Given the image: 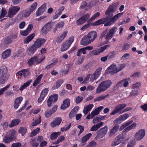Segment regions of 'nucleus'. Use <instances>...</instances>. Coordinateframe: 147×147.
I'll return each instance as SVG.
<instances>
[{"label": "nucleus", "instance_id": "f257e3e1", "mask_svg": "<svg viewBox=\"0 0 147 147\" xmlns=\"http://www.w3.org/2000/svg\"><path fill=\"white\" fill-rule=\"evenodd\" d=\"M116 8L117 7L115 4L110 5L105 13V14L107 15V17L105 18H101L96 21L93 24V25L97 26L103 24L109 21L110 18L113 16V13L115 11Z\"/></svg>", "mask_w": 147, "mask_h": 147}, {"label": "nucleus", "instance_id": "f03ea898", "mask_svg": "<svg viewBox=\"0 0 147 147\" xmlns=\"http://www.w3.org/2000/svg\"><path fill=\"white\" fill-rule=\"evenodd\" d=\"M46 41L45 38H40L38 39L30 48L27 49V52L30 55H33L38 49L44 44Z\"/></svg>", "mask_w": 147, "mask_h": 147}, {"label": "nucleus", "instance_id": "7ed1b4c3", "mask_svg": "<svg viewBox=\"0 0 147 147\" xmlns=\"http://www.w3.org/2000/svg\"><path fill=\"white\" fill-rule=\"evenodd\" d=\"M112 81L107 80L101 82L96 89V93L99 94L106 91L112 84Z\"/></svg>", "mask_w": 147, "mask_h": 147}, {"label": "nucleus", "instance_id": "20e7f679", "mask_svg": "<svg viewBox=\"0 0 147 147\" xmlns=\"http://www.w3.org/2000/svg\"><path fill=\"white\" fill-rule=\"evenodd\" d=\"M74 37L71 36L65 41L61 46V50L62 51H65L69 47L72 43L74 41Z\"/></svg>", "mask_w": 147, "mask_h": 147}, {"label": "nucleus", "instance_id": "39448f33", "mask_svg": "<svg viewBox=\"0 0 147 147\" xmlns=\"http://www.w3.org/2000/svg\"><path fill=\"white\" fill-rule=\"evenodd\" d=\"M20 7L18 6H14L9 8L8 12V16L10 18L13 16L20 10Z\"/></svg>", "mask_w": 147, "mask_h": 147}, {"label": "nucleus", "instance_id": "423d86ee", "mask_svg": "<svg viewBox=\"0 0 147 147\" xmlns=\"http://www.w3.org/2000/svg\"><path fill=\"white\" fill-rule=\"evenodd\" d=\"M123 14V12L118 13L114 16L107 23H105L104 26H109L117 20Z\"/></svg>", "mask_w": 147, "mask_h": 147}, {"label": "nucleus", "instance_id": "0eeeda50", "mask_svg": "<svg viewBox=\"0 0 147 147\" xmlns=\"http://www.w3.org/2000/svg\"><path fill=\"white\" fill-rule=\"evenodd\" d=\"M127 105L125 103L120 104L116 106L113 111L110 113V115H113L119 112L121 110L125 108Z\"/></svg>", "mask_w": 147, "mask_h": 147}, {"label": "nucleus", "instance_id": "6e6552de", "mask_svg": "<svg viewBox=\"0 0 147 147\" xmlns=\"http://www.w3.org/2000/svg\"><path fill=\"white\" fill-rule=\"evenodd\" d=\"M145 134V130L144 129H140L135 134V139L138 141L140 140L143 138Z\"/></svg>", "mask_w": 147, "mask_h": 147}, {"label": "nucleus", "instance_id": "1a4fd4ad", "mask_svg": "<svg viewBox=\"0 0 147 147\" xmlns=\"http://www.w3.org/2000/svg\"><path fill=\"white\" fill-rule=\"evenodd\" d=\"M106 73L107 74H113L118 72L117 66L116 65L113 64L109 67L106 70Z\"/></svg>", "mask_w": 147, "mask_h": 147}, {"label": "nucleus", "instance_id": "9d476101", "mask_svg": "<svg viewBox=\"0 0 147 147\" xmlns=\"http://www.w3.org/2000/svg\"><path fill=\"white\" fill-rule=\"evenodd\" d=\"M124 138V135L123 134L118 135L115 138L114 142L112 144V146H115L120 144L123 139Z\"/></svg>", "mask_w": 147, "mask_h": 147}, {"label": "nucleus", "instance_id": "9b49d317", "mask_svg": "<svg viewBox=\"0 0 147 147\" xmlns=\"http://www.w3.org/2000/svg\"><path fill=\"white\" fill-rule=\"evenodd\" d=\"M58 99V95L56 94L51 95L49 96L47 101V105L50 107L51 106L52 103H54Z\"/></svg>", "mask_w": 147, "mask_h": 147}, {"label": "nucleus", "instance_id": "f8f14e48", "mask_svg": "<svg viewBox=\"0 0 147 147\" xmlns=\"http://www.w3.org/2000/svg\"><path fill=\"white\" fill-rule=\"evenodd\" d=\"M51 24V22H48L42 28L41 33L43 34H46L48 33L52 28Z\"/></svg>", "mask_w": 147, "mask_h": 147}, {"label": "nucleus", "instance_id": "ddd939ff", "mask_svg": "<svg viewBox=\"0 0 147 147\" xmlns=\"http://www.w3.org/2000/svg\"><path fill=\"white\" fill-rule=\"evenodd\" d=\"M113 36L110 32H108V30H105L101 34L100 38L105 37L106 40H109L111 39Z\"/></svg>", "mask_w": 147, "mask_h": 147}, {"label": "nucleus", "instance_id": "4468645a", "mask_svg": "<svg viewBox=\"0 0 147 147\" xmlns=\"http://www.w3.org/2000/svg\"><path fill=\"white\" fill-rule=\"evenodd\" d=\"M61 121L62 119L60 117L54 118L51 123L50 125L52 127H55L56 126L59 125L61 123Z\"/></svg>", "mask_w": 147, "mask_h": 147}, {"label": "nucleus", "instance_id": "2eb2a0df", "mask_svg": "<svg viewBox=\"0 0 147 147\" xmlns=\"http://www.w3.org/2000/svg\"><path fill=\"white\" fill-rule=\"evenodd\" d=\"M107 129L108 127L107 126L100 129L98 132V137L100 138H102L105 136L107 134Z\"/></svg>", "mask_w": 147, "mask_h": 147}, {"label": "nucleus", "instance_id": "dca6fc26", "mask_svg": "<svg viewBox=\"0 0 147 147\" xmlns=\"http://www.w3.org/2000/svg\"><path fill=\"white\" fill-rule=\"evenodd\" d=\"M46 6V4H43L39 7L36 12V15L38 16L41 15L45 11Z\"/></svg>", "mask_w": 147, "mask_h": 147}, {"label": "nucleus", "instance_id": "f3484780", "mask_svg": "<svg viewBox=\"0 0 147 147\" xmlns=\"http://www.w3.org/2000/svg\"><path fill=\"white\" fill-rule=\"evenodd\" d=\"M119 128V126L118 125H116L114 126L111 129L109 137H111L113 135L117 132Z\"/></svg>", "mask_w": 147, "mask_h": 147}, {"label": "nucleus", "instance_id": "a211bd4d", "mask_svg": "<svg viewBox=\"0 0 147 147\" xmlns=\"http://www.w3.org/2000/svg\"><path fill=\"white\" fill-rule=\"evenodd\" d=\"M92 42L88 38V37L86 35L83 37L82 40L81 41V44L83 45H87L91 43Z\"/></svg>", "mask_w": 147, "mask_h": 147}, {"label": "nucleus", "instance_id": "6ab92c4d", "mask_svg": "<svg viewBox=\"0 0 147 147\" xmlns=\"http://www.w3.org/2000/svg\"><path fill=\"white\" fill-rule=\"evenodd\" d=\"M87 35L88 38L93 42L97 37V33L96 31H93L89 32Z\"/></svg>", "mask_w": 147, "mask_h": 147}, {"label": "nucleus", "instance_id": "aec40b11", "mask_svg": "<svg viewBox=\"0 0 147 147\" xmlns=\"http://www.w3.org/2000/svg\"><path fill=\"white\" fill-rule=\"evenodd\" d=\"M29 75L28 71L27 70H23L17 73L16 76H20L21 77L24 78L27 77Z\"/></svg>", "mask_w": 147, "mask_h": 147}, {"label": "nucleus", "instance_id": "412c9836", "mask_svg": "<svg viewBox=\"0 0 147 147\" xmlns=\"http://www.w3.org/2000/svg\"><path fill=\"white\" fill-rule=\"evenodd\" d=\"M104 107L101 106L98 107L94 111H92L91 113V118H92L95 116L98 115L101 110L103 109Z\"/></svg>", "mask_w": 147, "mask_h": 147}, {"label": "nucleus", "instance_id": "4be33fe9", "mask_svg": "<svg viewBox=\"0 0 147 147\" xmlns=\"http://www.w3.org/2000/svg\"><path fill=\"white\" fill-rule=\"evenodd\" d=\"M45 58V56H43V57L40 58L39 56H38L32 57L31 58V60H32L34 63H38L42 61Z\"/></svg>", "mask_w": 147, "mask_h": 147}, {"label": "nucleus", "instance_id": "5701e85b", "mask_svg": "<svg viewBox=\"0 0 147 147\" xmlns=\"http://www.w3.org/2000/svg\"><path fill=\"white\" fill-rule=\"evenodd\" d=\"M69 99H66L63 101V104L61 107V108L62 109H65L69 107Z\"/></svg>", "mask_w": 147, "mask_h": 147}, {"label": "nucleus", "instance_id": "b1692460", "mask_svg": "<svg viewBox=\"0 0 147 147\" xmlns=\"http://www.w3.org/2000/svg\"><path fill=\"white\" fill-rule=\"evenodd\" d=\"M9 75L6 73L0 77V85L2 84L5 83L6 80L8 79Z\"/></svg>", "mask_w": 147, "mask_h": 147}, {"label": "nucleus", "instance_id": "393cba45", "mask_svg": "<svg viewBox=\"0 0 147 147\" xmlns=\"http://www.w3.org/2000/svg\"><path fill=\"white\" fill-rule=\"evenodd\" d=\"M103 124L104 123L101 122L96 124L93 125L91 128L90 130V131H96L99 128L103 125Z\"/></svg>", "mask_w": 147, "mask_h": 147}, {"label": "nucleus", "instance_id": "a878e982", "mask_svg": "<svg viewBox=\"0 0 147 147\" xmlns=\"http://www.w3.org/2000/svg\"><path fill=\"white\" fill-rule=\"evenodd\" d=\"M93 107V105L92 104H89L86 107L84 108L83 110V112L84 114L86 115L88 112Z\"/></svg>", "mask_w": 147, "mask_h": 147}, {"label": "nucleus", "instance_id": "bb28decb", "mask_svg": "<svg viewBox=\"0 0 147 147\" xmlns=\"http://www.w3.org/2000/svg\"><path fill=\"white\" fill-rule=\"evenodd\" d=\"M20 121L19 119H16L13 120L11 123L9 125V126L10 127H12L16 126L18 125L20 122Z\"/></svg>", "mask_w": 147, "mask_h": 147}, {"label": "nucleus", "instance_id": "cd10ccee", "mask_svg": "<svg viewBox=\"0 0 147 147\" xmlns=\"http://www.w3.org/2000/svg\"><path fill=\"white\" fill-rule=\"evenodd\" d=\"M16 132L14 130H11L9 132V137L13 140L16 139Z\"/></svg>", "mask_w": 147, "mask_h": 147}, {"label": "nucleus", "instance_id": "c85d7f7f", "mask_svg": "<svg viewBox=\"0 0 147 147\" xmlns=\"http://www.w3.org/2000/svg\"><path fill=\"white\" fill-rule=\"evenodd\" d=\"M34 34L32 33L27 37V38H25L24 40V43H27L29 42L33 38L34 36Z\"/></svg>", "mask_w": 147, "mask_h": 147}, {"label": "nucleus", "instance_id": "c756f323", "mask_svg": "<svg viewBox=\"0 0 147 147\" xmlns=\"http://www.w3.org/2000/svg\"><path fill=\"white\" fill-rule=\"evenodd\" d=\"M11 51L10 49L6 50L3 52L2 55V57L4 59L7 58L10 55Z\"/></svg>", "mask_w": 147, "mask_h": 147}, {"label": "nucleus", "instance_id": "7c9ffc66", "mask_svg": "<svg viewBox=\"0 0 147 147\" xmlns=\"http://www.w3.org/2000/svg\"><path fill=\"white\" fill-rule=\"evenodd\" d=\"M102 67H98L93 74L97 78L101 74Z\"/></svg>", "mask_w": 147, "mask_h": 147}, {"label": "nucleus", "instance_id": "2f4dec72", "mask_svg": "<svg viewBox=\"0 0 147 147\" xmlns=\"http://www.w3.org/2000/svg\"><path fill=\"white\" fill-rule=\"evenodd\" d=\"M61 132H53L52 133L50 136V138L52 140H55L58 136L61 134Z\"/></svg>", "mask_w": 147, "mask_h": 147}, {"label": "nucleus", "instance_id": "473e14b6", "mask_svg": "<svg viewBox=\"0 0 147 147\" xmlns=\"http://www.w3.org/2000/svg\"><path fill=\"white\" fill-rule=\"evenodd\" d=\"M31 80H29L24 83L23 85L21 86L20 89V90L21 91H22L23 90L29 86L31 83Z\"/></svg>", "mask_w": 147, "mask_h": 147}, {"label": "nucleus", "instance_id": "72a5a7b5", "mask_svg": "<svg viewBox=\"0 0 147 147\" xmlns=\"http://www.w3.org/2000/svg\"><path fill=\"white\" fill-rule=\"evenodd\" d=\"M27 129L26 127H21L18 130L19 133L21 134L22 136H24L26 133Z\"/></svg>", "mask_w": 147, "mask_h": 147}, {"label": "nucleus", "instance_id": "f704fd0d", "mask_svg": "<svg viewBox=\"0 0 147 147\" xmlns=\"http://www.w3.org/2000/svg\"><path fill=\"white\" fill-rule=\"evenodd\" d=\"M100 13L97 12L94 14L88 20V22L89 23L91 22L93 20L95 19L100 16Z\"/></svg>", "mask_w": 147, "mask_h": 147}, {"label": "nucleus", "instance_id": "c9c22d12", "mask_svg": "<svg viewBox=\"0 0 147 147\" xmlns=\"http://www.w3.org/2000/svg\"><path fill=\"white\" fill-rule=\"evenodd\" d=\"M92 136L91 133H89L86 134L85 136L82 138V143L86 142Z\"/></svg>", "mask_w": 147, "mask_h": 147}, {"label": "nucleus", "instance_id": "e433bc0d", "mask_svg": "<svg viewBox=\"0 0 147 147\" xmlns=\"http://www.w3.org/2000/svg\"><path fill=\"white\" fill-rule=\"evenodd\" d=\"M78 109V107H76L72 110L70 113L69 115V117L71 118L73 117L74 116V115L76 113Z\"/></svg>", "mask_w": 147, "mask_h": 147}, {"label": "nucleus", "instance_id": "4c0bfd02", "mask_svg": "<svg viewBox=\"0 0 147 147\" xmlns=\"http://www.w3.org/2000/svg\"><path fill=\"white\" fill-rule=\"evenodd\" d=\"M42 77V75L40 74L39 75L37 78L36 80L34 83L33 84V86H36L39 83Z\"/></svg>", "mask_w": 147, "mask_h": 147}, {"label": "nucleus", "instance_id": "58836bf2", "mask_svg": "<svg viewBox=\"0 0 147 147\" xmlns=\"http://www.w3.org/2000/svg\"><path fill=\"white\" fill-rule=\"evenodd\" d=\"M109 95L108 94L107 95L104 96L102 95L100 96H99L98 97L95 98L94 99V101H99L102 100L106 98Z\"/></svg>", "mask_w": 147, "mask_h": 147}, {"label": "nucleus", "instance_id": "ea45409f", "mask_svg": "<svg viewBox=\"0 0 147 147\" xmlns=\"http://www.w3.org/2000/svg\"><path fill=\"white\" fill-rule=\"evenodd\" d=\"M30 142L32 145V147H37L39 145V143L36 142L35 139H31Z\"/></svg>", "mask_w": 147, "mask_h": 147}, {"label": "nucleus", "instance_id": "a19ab883", "mask_svg": "<svg viewBox=\"0 0 147 147\" xmlns=\"http://www.w3.org/2000/svg\"><path fill=\"white\" fill-rule=\"evenodd\" d=\"M40 129L39 128H37L36 129L33 130L31 133L30 135V137H32L35 136L40 131Z\"/></svg>", "mask_w": 147, "mask_h": 147}, {"label": "nucleus", "instance_id": "79ce46f5", "mask_svg": "<svg viewBox=\"0 0 147 147\" xmlns=\"http://www.w3.org/2000/svg\"><path fill=\"white\" fill-rule=\"evenodd\" d=\"M136 124L134 123L131 124V125L127 127L125 129V131H128L131 129H134L136 126Z\"/></svg>", "mask_w": 147, "mask_h": 147}, {"label": "nucleus", "instance_id": "37998d69", "mask_svg": "<svg viewBox=\"0 0 147 147\" xmlns=\"http://www.w3.org/2000/svg\"><path fill=\"white\" fill-rule=\"evenodd\" d=\"M10 86V84H8L0 90V96L3 94L4 92L9 88Z\"/></svg>", "mask_w": 147, "mask_h": 147}, {"label": "nucleus", "instance_id": "c03bdc74", "mask_svg": "<svg viewBox=\"0 0 147 147\" xmlns=\"http://www.w3.org/2000/svg\"><path fill=\"white\" fill-rule=\"evenodd\" d=\"M37 5V3L35 2L32 3L30 6V12H32L36 8Z\"/></svg>", "mask_w": 147, "mask_h": 147}, {"label": "nucleus", "instance_id": "a18cd8bd", "mask_svg": "<svg viewBox=\"0 0 147 147\" xmlns=\"http://www.w3.org/2000/svg\"><path fill=\"white\" fill-rule=\"evenodd\" d=\"M86 53L85 50L83 48L80 49L77 52V55L78 56H80L81 54H85Z\"/></svg>", "mask_w": 147, "mask_h": 147}, {"label": "nucleus", "instance_id": "49530a36", "mask_svg": "<svg viewBox=\"0 0 147 147\" xmlns=\"http://www.w3.org/2000/svg\"><path fill=\"white\" fill-rule=\"evenodd\" d=\"M12 140H13L9 136H7V135L5 136L3 138V141L6 143H8Z\"/></svg>", "mask_w": 147, "mask_h": 147}, {"label": "nucleus", "instance_id": "de8ad7c7", "mask_svg": "<svg viewBox=\"0 0 147 147\" xmlns=\"http://www.w3.org/2000/svg\"><path fill=\"white\" fill-rule=\"evenodd\" d=\"M12 42L11 38L9 36L5 38L4 43L5 44L7 45L11 43Z\"/></svg>", "mask_w": 147, "mask_h": 147}, {"label": "nucleus", "instance_id": "09e8293b", "mask_svg": "<svg viewBox=\"0 0 147 147\" xmlns=\"http://www.w3.org/2000/svg\"><path fill=\"white\" fill-rule=\"evenodd\" d=\"M41 118L40 117L37 119H36L34 122L32 123V126H35L40 124L41 122Z\"/></svg>", "mask_w": 147, "mask_h": 147}, {"label": "nucleus", "instance_id": "8fccbe9b", "mask_svg": "<svg viewBox=\"0 0 147 147\" xmlns=\"http://www.w3.org/2000/svg\"><path fill=\"white\" fill-rule=\"evenodd\" d=\"M48 91V89L45 88L41 92L40 95L41 96L44 98L47 95Z\"/></svg>", "mask_w": 147, "mask_h": 147}, {"label": "nucleus", "instance_id": "3c124183", "mask_svg": "<svg viewBox=\"0 0 147 147\" xmlns=\"http://www.w3.org/2000/svg\"><path fill=\"white\" fill-rule=\"evenodd\" d=\"M76 22L78 25H80L86 22L84 20V19L82 18V17H81V18L78 19L76 21Z\"/></svg>", "mask_w": 147, "mask_h": 147}, {"label": "nucleus", "instance_id": "603ef678", "mask_svg": "<svg viewBox=\"0 0 147 147\" xmlns=\"http://www.w3.org/2000/svg\"><path fill=\"white\" fill-rule=\"evenodd\" d=\"M129 80V79H126L122 80L121 82L122 85H123V86L126 87L128 84V80Z\"/></svg>", "mask_w": 147, "mask_h": 147}, {"label": "nucleus", "instance_id": "864d4df0", "mask_svg": "<svg viewBox=\"0 0 147 147\" xmlns=\"http://www.w3.org/2000/svg\"><path fill=\"white\" fill-rule=\"evenodd\" d=\"M121 120L123 121L126 120L128 117L129 115L128 114L125 113L120 116Z\"/></svg>", "mask_w": 147, "mask_h": 147}, {"label": "nucleus", "instance_id": "5fc2aeb1", "mask_svg": "<svg viewBox=\"0 0 147 147\" xmlns=\"http://www.w3.org/2000/svg\"><path fill=\"white\" fill-rule=\"evenodd\" d=\"M121 81L117 83L114 86V89L115 90H117L120 87H122L123 86Z\"/></svg>", "mask_w": 147, "mask_h": 147}, {"label": "nucleus", "instance_id": "6e6d98bb", "mask_svg": "<svg viewBox=\"0 0 147 147\" xmlns=\"http://www.w3.org/2000/svg\"><path fill=\"white\" fill-rule=\"evenodd\" d=\"M71 127V123H69L68 125H67L65 127H63L61 128L62 131H64L67 130Z\"/></svg>", "mask_w": 147, "mask_h": 147}, {"label": "nucleus", "instance_id": "4d7b16f0", "mask_svg": "<svg viewBox=\"0 0 147 147\" xmlns=\"http://www.w3.org/2000/svg\"><path fill=\"white\" fill-rule=\"evenodd\" d=\"M64 25V22L63 21H61V22H59L58 23H57L56 24V26L58 28H62L63 27Z\"/></svg>", "mask_w": 147, "mask_h": 147}, {"label": "nucleus", "instance_id": "13d9d810", "mask_svg": "<svg viewBox=\"0 0 147 147\" xmlns=\"http://www.w3.org/2000/svg\"><path fill=\"white\" fill-rule=\"evenodd\" d=\"M125 65L124 63L119 64L117 67L118 72L123 69L125 67Z\"/></svg>", "mask_w": 147, "mask_h": 147}, {"label": "nucleus", "instance_id": "bf43d9fd", "mask_svg": "<svg viewBox=\"0 0 147 147\" xmlns=\"http://www.w3.org/2000/svg\"><path fill=\"white\" fill-rule=\"evenodd\" d=\"M117 30V28L116 27H114L110 30L109 32H110L112 35L113 36L114 34L115 33Z\"/></svg>", "mask_w": 147, "mask_h": 147}, {"label": "nucleus", "instance_id": "052dcab7", "mask_svg": "<svg viewBox=\"0 0 147 147\" xmlns=\"http://www.w3.org/2000/svg\"><path fill=\"white\" fill-rule=\"evenodd\" d=\"M1 15L0 17L1 18L4 17L6 14L7 12L6 9L4 8L3 7L2 8L1 11Z\"/></svg>", "mask_w": 147, "mask_h": 147}, {"label": "nucleus", "instance_id": "680f3d73", "mask_svg": "<svg viewBox=\"0 0 147 147\" xmlns=\"http://www.w3.org/2000/svg\"><path fill=\"white\" fill-rule=\"evenodd\" d=\"M85 59V57L84 56H82V57L79 58L78 61V64L79 65L81 64L83 62Z\"/></svg>", "mask_w": 147, "mask_h": 147}, {"label": "nucleus", "instance_id": "e2e57ef3", "mask_svg": "<svg viewBox=\"0 0 147 147\" xmlns=\"http://www.w3.org/2000/svg\"><path fill=\"white\" fill-rule=\"evenodd\" d=\"M90 15L88 13H87L81 17L83 18L84 20L86 22V20H88V18L90 17Z\"/></svg>", "mask_w": 147, "mask_h": 147}, {"label": "nucleus", "instance_id": "0e129e2a", "mask_svg": "<svg viewBox=\"0 0 147 147\" xmlns=\"http://www.w3.org/2000/svg\"><path fill=\"white\" fill-rule=\"evenodd\" d=\"M78 128L80 129V132L78 134V136H79L83 131L84 127L82 126L79 125L78 126Z\"/></svg>", "mask_w": 147, "mask_h": 147}, {"label": "nucleus", "instance_id": "69168bd1", "mask_svg": "<svg viewBox=\"0 0 147 147\" xmlns=\"http://www.w3.org/2000/svg\"><path fill=\"white\" fill-rule=\"evenodd\" d=\"M11 38L12 42L15 40L17 38V35L16 34H13L9 36Z\"/></svg>", "mask_w": 147, "mask_h": 147}, {"label": "nucleus", "instance_id": "338daca9", "mask_svg": "<svg viewBox=\"0 0 147 147\" xmlns=\"http://www.w3.org/2000/svg\"><path fill=\"white\" fill-rule=\"evenodd\" d=\"M23 98L22 97H19L17 98L15 100V102H16V103L18 104H20L21 101H22Z\"/></svg>", "mask_w": 147, "mask_h": 147}, {"label": "nucleus", "instance_id": "774afa93", "mask_svg": "<svg viewBox=\"0 0 147 147\" xmlns=\"http://www.w3.org/2000/svg\"><path fill=\"white\" fill-rule=\"evenodd\" d=\"M63 80H59L57 81L56 85L57 87H60L61 84L63 83Z\"/></svg>", "mask_w": 147, "mask_h": 147}]
</instances>
